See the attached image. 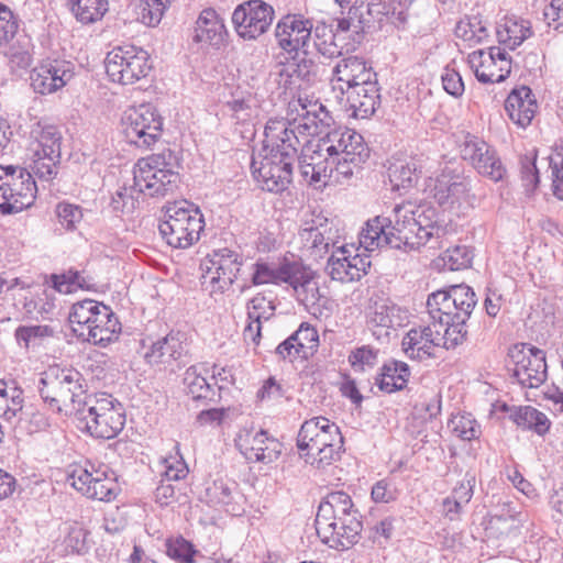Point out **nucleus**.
<instances>
[{"label":"nucleus","mask_w":563,"mask_h":563,"mask_svg":"<svg viewBox=\"0 0 563 563\" xmlns=\"http://www.w3.org/2000/svg\"><path fill=\"white\" fill-rule=\"evenodd\" d=\"M432 208H416L411 203L397 205L389 217L369 219L358 235V243L366 252L384 246L397 250H416L432 238H439L442 229L433 220Z\"/></svg>","instance_id":"f257e3e1"},{"label":"nucleus","mask_w":563,"mask_h":563,"mask_svg":"<svg viewBox=\"0 0 563 563\" xmlns=\"http://www.w3.org/2000/svg\"><path fill=\"white\" fill-rule=\"evenodd\" d=\"M314 76L312 60L302 58L277 65L268 78V82L276 86L278 97L288 99V125L302 129L308 136L318 134L320 128L328 126L331 121L325 107L306 92Z\"/></svg>","instance_id":"f03ea898"},{"label":"nucleus","mask_w":563,"mask_h":563,"mask_svg":"<svg viewBox=\"0 0 563 563\" xmlns=\"http://www.w3.org/2000/svg\"><path fill=\"white\" fill-rule=\"evenodd\" d=\"M299 137L285 119H271L265 125L263 147L251 164L252 174L263 190L284 191L291 181L292 163Z\"/></svg>","instance_id":"7ed1b4c3"},{"label":"nucleus","mask_w":563,"mask_h":563,"mask_svg":"<svg viewBox=\"0 0 563 563\" xmlns=\"http://www.w3.org/2000/svg\"><path fill=\"white\" fill-rule=\"evenodd\" d=\"M316 530L331 549L347 550L358 542L362 522L349 494L340 490L325 496L318 508Z\"/></svg>","instance_id":"20e7f679"},{"label":"nucleus","mask_w":563,"mask_h":563,"mask_svg":"<svg viewBox=\"0 0 563 563\" xmlns=\"http://www.w3.org/2000/svg\"><path fill=\"white\" fill-rule=\"evenodd\" d=\"M82 380L75 368L51 366L42 374L37 389L48 410L63 417L77 416L89 398Z\"/></svg>","instance_id":"39448f33"},{"label":"nucleus","mask_w":563,"mask_h":563,"mask_svg":"<svg viewBox=\"0 0 563 563\" xmlns=\"http://www.w3.org/2000/svg\"><path fill=\"white\" fill-rule=\"evenodd\" d=\"M342 446L343 438L339 427L324 417L305 421L299 430V455L318 470L325 468L339 460Z\"/></svg>","instance_id":"423d86ee"},{"label":"nucleus","mask_w":563,"mask_h":563,"mask_svg":"<svg viewBox=\"0 0 563 563\" xmlns=\"http://www.w3.org/2000/svg\"><path fill=\"white\" fill-rule=\"evenodd\" d=\"M69 322L78 336L99 345L110 343L121 331V324L111 308L92 299L74 303Z\"/></svg>","instance_id":"0eeeda50"},{"label":"nucleus","mask_w":563,"mask_h":563,"mask_svg":"<svg viewBox=\"0 0 563 563\" xmlns=\"http://www.w3.org/2000/svg\"><path fill=\"white\" fill-rule=\"evenodd\" d=\"M328 134L335 181L350 178L369 157L364 137L351 129H334Z\"/></svg>","instance_id":"6e6552de"},{"label":"nucleus","mask_w":563,"mask_h":563,"mask_svg":"<svg viewBox=\"0 0 563 563\" xmlns=\"http://www.w3.org/2000/svg\"><path fill=\"white\" fill-rule=\"evenodd\" d=\"M77 417L95 438L113 439L123 429L125 415L122 405L107 394L89 396L85 409Z\"/></svg>","instance_id":"1a4fd4ad"},{"label":"nucleus","mask_w":563,"mask_h":563,"mask_svg":"<svg viewBox=\"0 0 563 563\" xmlns=\"http://www.w3.org/2000/svg\"><path fill=\"white\" fill-rule=\"evenodd\" d=\"M203 225L202 214L197 208L186 206V202H175L167 207L158 229L168 245L187 249L199 240Z\"/></svg>","instance_id":"9d476101"},{"label":"nucleus","mask_w":563,"mask_h":563,"mask_svg":"<svg viewBox=\"0 0 563 563\" xmlns=\"http://www.w3.org/2000/svg\"><path fill=\"white\" fill-rule=\"evenodd\" d=\"M133 176L137 192L150 197L173 194L179 183V174L166 161L165 154H152L140 158L134 166Z\"/></svg>","instance_id":"9b49d317"},{"label":"nucleus","mask_w":563,"mask_h":563,"mask_svg":"<svg viewBox=\"0 0 563 563\" xmlns=\"http://www.w3.org/2000/svg\"><path fill=\"white\" fill-rule=\"evenodd\" d=\"M67 482L71 487L89 499L99 501L113 500L119 492L114 474L107 465H96L89 461L70 465Z\"/></svg>","instance_id":"f8f14e48"},{"label":"nucleus","mask_w":563,"mask_h":563,"mask_svg":"<svg viewBox=\"0 0 563 563\" xmlns=\"http://www.w3.org/2000/svg\"><path fill=\"white\" fill-rule=\"evenodd\" d=\"M426 191L444 211L457 217L474 207L475 196L471 195L470 181L452 170H443L435 177H429Z\"/></svg>","instance_id":"ddd939ff"},{"label":"nucleus","mask_w":563,"mask_h":563,"mask_svg":"<svg viewBox=\"0 0 563 563\" xmlns=\"http://www.w3.org/2000/svg\"><path fill=\"white\" fill-rule=\"evenodd\" d=\"M125 140L140 148H150L162 136L163 119L151 103L129 107L121 118Z\"/></svg>","instance_id":"4468645a"},{"label":"nucleus","mask_w":563,"mask_h":563,"mask_svg":"<svg viewBox=\"0 0 563 563\" xmlns=\"http://www.w3.org/2000/svg\"><path fill=\"white\" fill-rule=\"evenodd\" d=\"M106 71L113 82L132 85L151 70L148 54L135 46L115 47L107 54Z\"/></svg>","instance_id":"2eb2a0df"},{"label":"nucleus","mask_w":563,"mask_h":563,"mask_svg":"<svg viewBox=\"0 0 563 563\" xmlns=\"http://www.w3.org/2000/svg\"><path fill=\"white\" fill-rule=\"evenodd\" d=\"M476 296L473 289L465 285L453 286L449 291L432 292L427 300L429 321L434 328L443 330L445 320H452L455 312L473 311Z\"/></svg>","instance_id":"dca6fc26"},{"label":"nucleus","mask_w":563,"mask_h":563,"mask_svg":"<svg viewBox=\"0 0 563 563\" xmlns=\"http://www.w3.org/2000/svg\"><path fill=\"white\" fill-rule=\"evenodd\" d=\"M242 264L243 258L235 251L213 250L201 263L203 283L209 285L211 294H223L235 282Z\"/></svg>","instance_id":"f3484780"},{"label":"nucleus","mask_w":563,"mask_h":563,"mask_svg":"<svg viewBox=\"0 0 563 563\" xmlns=\"http://www.w3.org/2000/svg\"><path fill=\"white\" fill-rule=\"evenodd\" d=\"M274 19L273 5L264 0L244 1L232 13L233 29L244 41H255L267 33Z\"/></svg>","instance_id":"a211bd4d"},{"label":"nucleus","mask_w":563,"mask_h":563,"mask_svg":"<svg viewBox=\"0 0 563 563\" xmlns=\"http://www.w3.org/2000/svg\"><path fill=\"white\" fill-rule=\"evenodd\" d=\"M299 170L310 185H327L331 178L335 180L328 134L305 142L299 156Z\"/></svg>","instance_id":"6ab92c4d"},{"label":"nucleus","mask_w":563,"mask_h":563,"mask_svg":"<svg viewBox=\"0 0 563 563\" xmlns=\"http://www.w3.org/2000/svg\"><path fill=\"white\" fill-rule=\"evenodd\" d=\"M512 374L517 382L528 388L539 387L547 378L545 354L530 344H516L509 349Z\"/></svg>","instance_id":"aec40b11"},{"label":"nucleus","mask_w":563,"mask_h":563,"mask_svg":"<svg viewBox=\"0 0 563 563\" xmlns=\"http://www.w3.org/2000/svg\"><path fill=\"white\" fill-rule=\"evenodd\" d=\"M463 159L468 161L478 174L494 181H499L506 168L496 151L482 139L466 134L460 145Z\"/></svg>","instance_id":"412c9836"},{"label":"nucleus","mask_w":563,"mask_h":563,"mask_svg":"<svg viewBox=\"0 0 563 563\" xmlns=\"http://www.w3.org/2000/svg\"><path fill=\"white\" fill-rule=\"evenodd\" d=\"M312 22L299 14L283 16L275 27V37L280 49L297 55L310 53Z\"/></svg>","instance_id":"4be33fe9"},{"label":"nucleus","mask_w":563,"mask_h":563,"mask_svg":"<svg viewBox=\"0 0 563 563\" xmlns=\"http://www.w3.org/2000/svg\"><path fill=\"white\" fill-rule=\"evenodd\" d=\"M361 245H343L338 247L329 257L327 272L332 279L341 283H351L362 278L371 267L367 255L358 253Z\"/></svg>","instance_id":"5701e85b"},{"label":"nucleus","mask_w":563,"mask_h":563,"mask_svg":"<svg viewBox=\"0 0 563 563\" xmlns=\"http://www.w3.org/2000/svg\"><path fill=\"white\" fill-rule=\"evenodd\" d=\"M468 64L478 81L495 84L504 81L511 71V59L500 47L478 49L468 55Z\"/></svg>","instance_id":"b1692460"},{"label":"nucleus","mask_w":563,"mask_h":563,"mask_svg":"<svg viewBox=\"0 0 563 563\" xmlns=\"http://www.w3.org/2000/svg\"><path fill=\"white\" fill-rule=\"evenodd\" d=\"M235 445L246 460L269 464L282 454L283 444L275 438L268 437L264 430H241L235 439Z\"/></svg>","instance_id":"393cba45"},{"label":"nucleus","mask_w":563,"mask_h":563,"mask_svg":"<svg viewBox=\"0 0 563 563\" xmlns=\"http://www.w3.org/2000/svg\"><path fill=\"white\" fill-rule=\"evenodd\" d=\"M442 331L430 322L411 328L401 341L404 353L418 361L435 357L437 350L441 347Z\"/></svg>","instance_id":"a878e982"},{"label":"nucleus","mask_w":563,"mask_h":563,"mask_svg":"<svg viewBox=\"0 0 563 563\" xmlns=\"http://www.w3.org/2000/svg\"><path fill=\"white\" fill-rule=\"evenodd\" d=\"M9 207L7 213H18L34 205L37 195V186L30 170L9 165Z\"/></svg>","instance_id":"bb28decb"},{"label":"nucleus","mask_w":563,"mask_h":563,"mask_svg":"<svg viewBox=\"0 0 563 563\" xmlns=\"http://www.w3.org/2000/svg\"><path fill=\"white\" fill-rule=\"evenodd\" d=\"M74 76L69 64L54 60L34 68L31 74V86L34 91L47 95L63 88Z\"/></svg>","instance_id":"cd10ccee"},{"label":"nucleus","mask_w":563,"mask_h":563,"mask_svg":"<svg viewBox=\"0 0 563 563\" xmlns=\"http://www.w3.org/2000/svg\"><path fill=\"white\" fill-rule=\"evenodd\" d=\"M188 354V342L185 333L172 331L157 340L145 353L147 363L152 365H170L181 361Z\"/></svg>","instance_id":"c85d7f7f"},{"label":"nucleus","mask_w":563,"mask_h":563,"mask_svg":"<svg viewBox=\"0 0 563 563\" xmlns=\"http://www.w3.org/2000/svg\"><path fill=\"white\" fill-rule=\"evenodd\" d=\"M295 291L297 299L308 309H312L316 314L317 305L320 300L327 301L320 295L318 282L313 276V272L305 267L301 263L292 262V268L287 283Z\"/></svg>","instance_id":"c756f323"},{"label":"nucleus","mask_w":563,"mask_h":563,"mask_svg":"<svg viewBox=\"0 0 563 563\" xmlns=\"http://www.w3.org/2000/svg\"><path fill=\"white\" fill-rule=\"evenodd\" d=\"M379 102L378 82H369L367 86L346 91L341 104L351 111L352 117L367 119L375 113Z\"/></svg>","instance_id":"7c9ffc66"},{"label":"nucleus","mask_w":563,"mask_h":563,"mask_svg":"<svg viewBox=\"0 0 563 563\" xmlns=\"http://www.w3.org/2000/svg\"><path fill=\"white\" fill-rule=\"evenodd\" d=\"M537 101L532 90L527 86L514 89L505 101L509 119L518 126H528L537 112Z\"/></svg>","instance_id":"2f4dec72"},{"label":"nucleus","mask_w":563,"mask_h":563,"mask_svg":"<svg viewBox=\"0 0 563 563\" xmlns=\"http://www.w3.org/2000/svg\"><path fill=\"white\" fill-rule=\"evenodd\" d=\"M242 499L235 483L223 479L213 481L206 486L201 500L211 507H223L231 515H239L243 508L239 500Z\"/></svg>","instance_id":"473e14b6"},{"label":"nucleus","mask_w":563,"mask_h":563,"mask_svg":"<svg viewBox=\"0 0 563 563\" xmlns=\"http://www.w3.org/2000/svg\"><path fill=\"white\" fill-rule=\"evenodd\" d=\"M228 35L223 19L212 8L202 10L196 21L195 37L198 43H207L219 48Z\"/></svg>","instance_id":"72a5a7b5"},{"label":"nucleus","mask_w":563,"mask_h":563,"mask_svg":"<svg viewBox=\"0 0 563 563\" xmlns=\"http://www.w3.org/2000/svg\"><path fill=\"white\" fill-rule=\"evenodd\" d=\"M400 313V308L391 302H375L368 313L367 324L377 339L388 336L390 329L401 325Z\"/></svg>","instance_id":"f704fd0d"},{"label":"nucleus","mask_w":563,"mask_h":563,"mask_svg":"<svg viewBox=\"0 0 563 563\" xmlns=\"http://www.w3.org/2000/svg\"><path fill=\"white\" fill-rule=\"evenodd\" d=\"M330 232L328 219L318 214L310 221L305 222L299 236L305 247L313 252L316 256H321L328 251L329 244L332 241Z\"/></svg>","instance_id":"c9c22d12"},{"label":"nucleus","mask_w":563,"mask_h":563,"mask_svg":"<svg viewBox=\"0 0 563 563\" xmlns=\"http://www.w3.org/2000/svg\"><path fill=\"white\" fill-rule=\"evenodd\" d=\"M496 35L500 45L515 49L532 35L531 23L515 15L504 16L497 23Z\"/></svg>","instance_id":"e433bc0d"},{"label":"nucleus","mask_w":563,"mask_h":563,"mask_svg":"<svg viewBox=\"0 0 563 563\" xmlns=\"http://www.w3.org/2000/svg\"><path fill=\"white\" fill-rule=\"evenodd\" d=\"M30 140V153L60 154V131L45 120H38L31 126Z\"/></svg>","instance_id":"4c0bfd02"},{"label":"nucleus","mask_w":563,"mask_h":563,"mask_svg":"<svg viewBox=\"0 0 563 563\" xmlns=\"http://www.w3.org/2000/svg\"><path fill=\"white\" fill-rule=\"evenodd\" d=\"M208 375L209 369L205 364L191 365L184 373V389L194 400L214 399L216 389L208 382Z\"/></svg>","instance_id":"58836bf2"},{"label":"nucleus","mask_w":563,"mask_h":563,"mask_svg":"<svg viewBox=\"0 0 563 563\" xmlns=\"http://www.w3.org/2000/svg\"><path fill=\"white\" fill-rule=\"evenodd\" d=\"M366 62L363 58L357 56H349L342 58L333 68V76L331 79L332 92L334 98L339 103H342L344 100L345 92L349 91L351 87V80L357 74H360V69L362 65H365Z\"/></svg>","instance_id":"ea45409f"},{"label":"nucleus","mask_w":563,"mask_h":563,"mask_svg":"<svg viewBox=\"0 0 563 563\" xmlns=\"http://www.w3.org/2000/svg\"><path fill=\"white\" fill-rule=\"evenodd\" d=\"M503 411H509V418L520 428L534 431L544 435L550 430L551 422L545 413L532 406H520L509 409L506 404L499 407Z\"/></svg>","instance_id":"a19ab883"},{"label":"nucleus","mask_w":563,"mask_h":563,"mask_svg":"<svg viewBox=\"0 0 563 563\" xmlns=\"http://www.w3.org/2000/svg\"><path fill=\"white\" fill-rule=\"evenodd\" d=\"M410 377L408 364L400 361L385 363L376 378V384L382 391L394 393L406 387Z\"/></svg>","instance_id":"79ce46f5"},{"label":"nucleus","mask_w":563,"mask_h":563,"mask_svg":"<svg viewBox=\"0 0 563 563\" xmlns=\"http://www.w3.org/2000/svg\"><path fill=\"white\" fill-rule=\"evenodd\" d=\"M387 175L394 191L412 188L419 177L416 163L402 158H394L389 162Z\"/></svg>","instance_id":"37998d69"},{"label":"nucleus","mask_w":563,"mask_h":563,"mask_svg":"<svg viewBox=\"0 0 563 563\" xmlns=\"http://www.w3.org/2000/svg\"><path fill=\"white\" fill-rule=\"evenodd\" d=\"M292 268V262L272 265L266 262H256L253 265L252 284L255 286L265 284H287Z\"/></svg>","instance_id":"c03bdc74"},{"label":"nucleus","mask_w":563,"mask_h":563,"mask_svg":"<svg viewBox=\"0 0 563 563\" xmlns=\"http://www.w3.org/2000/svg\"><path fill=\"white\" fill-rule=\"evenodd\" d=\"M471 313L472 311L455 312L452 320L444 321L441 346L446 350L454 349L466 340V321Z\"/></svg>","instance_id":"a18cd8bd"},{"label":"nucleus","mask_w":563,"mask_h":563,"mask_svg":"<svg viewBox=\"0 0 563 563\" xmlns=\"http://www.w3.org/2000/svg\"><path fill=\"white\" fill-rule=\"evenodd\" d=\"M70 10L82 24H91L102 19L109 10L108 0H68Z\"/></svg>","instance_id":"49530a36"},{"label":"nucleus","mask_w":563,"mask_h":563,"mask_svg":"<svg viewBox=\"0 0 563 563\" xmlns=\"http://www.w3.org/2000/svg\"><path fill=\"white\" fill-rule=\"evenodd\" d=\"M338 34L333 32L332 27L320 23L312 27L311 46H313L319 54L327 58H334L342 54L341 47L336 44Z\"/></svg>","instance_id":"de8ad7c7"},{"label":"nucleus","mask_w":563,"mask_h":563,"mask_svg":"<svg viewBox=\"0 0 563 563\" xmlns=\"http://www.w3.org/2000/svg\"><path fill=\"white\" fill-rule=\"evenodd\" d=\"M60 154L51 153H30L31 174L40 179L49 181L55 178L58 173Z\"/></svg>","instance_id":"09e8293b"},{"label":"nucleus","mask_w":563,"mask_h":563,"mask_svg":"<svg viewBox=\"0 0 563 563\" xmlns=\"http://www.w3.org/2000/svg\"><path fill=\"white\" fill-rule=\"evenodd\" d=\"M448 428L463 441H472L481 435V426L471 413L466 412L452 415L448 422Z\"/></svg>","instance_id":"8fccbe9b"},{"label":"nucleus","mask_w":563,"mask_h":563,"mask_svg":"<svg viewBox=\"0 0 563 563\" xmlns=\"http://www.w3.org/2000/svg\"><path fill=\"white\" fill-rule=\"evenodd\" d=\"M53 287L62 294H71L77 289H89L91 278L84 273L69 269L60 275H52Z\"/></svg>","instance_id":"3c124183"},{"label":"nucleus","mask_w":563,"mask_h":563,"mask_svg":"<svg viewBox=\"0 0 563 563\" xmlns=\"http://www.w3.org/2000/svg\"><path fill=\"white\" fill-rule=\"evenodd\" d=\"M456 37L463 40L468 45L482 43L487 36V29L476 16L462 19L455 26Z\"/></svg>","instance_id":"603ef678"},{"label":"nucleus","mask_w":563,"mask_h":563,"mask_svg":"<svg viewBox=\"0 0 563 563\" xmlns=\"http://www.w3.org/2000/svg\"><path fill=\"white\" fill-rule=\"evenodd\" d=\"M291 341H295L297 351L301 353L302 358L311 356L319 344L318 331L308 323H301L297 331L291 334Z\"/></svg>","instance_id":"864d4df0"},{"label":"nucleus","mask_w":563,"mask_h":563,"mask_svg":"<svg viewBox=\"0 0 563 563\" xmlns=\"http://www.w3.org/2000/svg\"><path fill=\"white\" fill-rule=\"evenodd\" d=\"M23 402V390L7 383L5 393L0 402V416L8 421L12 420L22 410Z\"/></svg>","instance_id":"5fc2aeb1"},{"label":"nucleus","mask_w":563,"mask_h":563,"mask_svg":"<svg viewBox=\"0 0 563 563\" xmlns=\"http://www.w3.org/2000/svg\"><path fill=\"white\" fill-rule=\"evenodd\" d=\"M472 252L465 245H456L448 249L440 257L443 268L448 271H460L471 266Z\"/></svg>","instance_id":"6e6d98bb"},{"label":"nucleus","mask_w":563,"mask_h":563,"mask_svg":"<svg viewBox=\"0 0 563 563\" xmlns=\"http://www.w3.org/2000/svg\"><path fill=\"white\" fill-rule=\"evenodd\" d=\"M89 531L81 525L75 522L69 527L65 537L64 544L67 553L84 555L89 552L90 543L88 541Z\"/></svg>","instance_id":"4d7b16f0"},{"label":"nucleus","mask_w":563,"mask_h":563,"mask_svg":"<svg viewBox=\"0 0 563 563\" xmlns=\"http://www.w3.org/2000/svg\"><path fill=\"white\" fill-rule=\"evenodd\" d=\"M275 305L272 299L262 294L254 296L247 303V319L267 321L275 314Z\"/></svg>","instance_id":"13d9d810"},{"label":"nucleus","mask_w":563,"mask_h":563,"mask_svg":"<svg viewBox=\"0 0 563 563\" xmlns=\"http://www.w3.org/2000/svg\"><path fill=\"white\" fill-rule=\"evenodd\" d=\"M166 553L178 563H192L197 551L189 541L178 537L166 541Z\"/></svg>","instance_id":"bf43d9fd"},{"label":"nucleus","mask_w":563,"mask_h":563,"mask_svg":"<svg viewBox=\"0 0 563 563\" xmlns=\"http://www.w3.org/2000/svg\"><path fill=\"white\" fill-rule=\"evenodd\" d=\"M168 0H142L140 21L147 26H156L167 9Z\"/></svg>","instance_id":"052dcab7"},{"label":"nucleus","mask_w":563,"mask_h":563,"mask_svg":"<svg viewBox=\"0 0 563 563\" xmlns=\"http://www.w3.org/2000/svg\"><path fill=\"white\" fill-rule=\"evenodd\" d=\"M536 154L525 155L520 158V176L522 186L528 196L532 195L539 185V172L536 166Z\"/></svg>","instance_id":"680f3d73"},{"label":"nucleus","mask_w":563,"mask_h":563,"mask_svg":"<svg viewBox=\"0 0 563 563\" xmlns=\"http://www.w3.org/2000/svg\"><path fill=\"white\" fill-rule=\"evenodd\" d=\"M378 350L369 345H363L354 349L349 355V363L354 372H364L372 368L377 363Z\"/></svg>","instance_id":"e2e57ef3"},{"label":"nucleus","mask_w":563,"mask_h":563,"mask_svg":"<svg viewBox=\"0 0 563 563\" xmlns=\"http://www.w3.org/2000/svg\"><path fill=\"white\" fill-rule=\"evenodd\" d=\"M163 466L162 479L167 482L183 479L188 474V466L178 451L165 457L163 460Z\"/></svg>","instance_id":"0e129e2a"},{"label":"nucleus","mask_w":563,"mask_h":563,"mask_svg":"<svg viewBox=\"0 0 563 563\" xmlns=\"http://www.w3.org/2000/svg\"><path fill=\"white\" fill-rule=\"evenodd\" d=\"M134 192H137L135 185L133 187H120L111 198L110 205L113 211L121 213L132 212L136 206Z\"/></svg>","instance_id":"69168bd1"},{"label":"nucleus","mask_w":563,"mask_h":563,"mask_svg":"<svg viewBox=\"0 0 563 563\" xmlns=\"http://www.w3.org/2000/svg\"><path fill=\"white\" fill-rule=\"evenodd\" d=\"M553 195L563 200V147L549 156Z\"/></svg>","instance_id":"338daca9"},{"label":"nucleus","mask_w":563,"mask_h":563,"mask_svg":"<svg viewBox=\"0 0 563 563\" xmlns=\"http://www.w3.org/2000/svg\"><path fill=\"white\" fill-rule=\"evenodd\" d=\"M58 222L66 230H75L77 224L82 220V210L79 206L59 202L55 209Z\"/></svg>","instance_id":"774afa93"}]
</instances>
